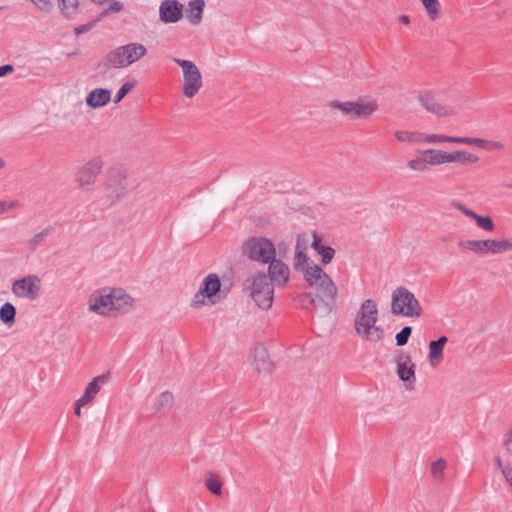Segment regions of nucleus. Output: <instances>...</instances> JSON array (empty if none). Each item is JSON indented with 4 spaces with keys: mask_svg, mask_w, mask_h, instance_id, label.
Segmentation results:
<instances>
[{
    "mask_svg": "<svg viewBox=\"0 0 512 512\" xmlns=\"http://www.w3.org/2000/svg\"><path fill=\"white\" fill-rule=\"evenodd\" d=\"M378 320L377 304L372 299L365 300L355 318L356 333L371 342H378L383 337V329L376 326Z\"/></svg>",
    "mask_w": 512,
    "mask_h": 512,
    "instance_id": "obj_1",
    "label": "nucleus"
},
{
    "mask_svg": "<svg viewBox=\"0 0 512 512\" xmlns=\"http://www.w3.org/2000/svg\"><path fill=\"white\" fill-rule=\"evenodd\" d=\"M243 291L262 310L271 308L274 298V286L264 272H256L247 277Z\"/></svg>",
    "mask_w": 512,
    "mask_h": 512,
    "instance_id": "obj_2",
    "label": "nucleus"
},
{
    "mask_svg": "<svg viewBox=\"0 0 512 512\" xmlns=\"http://www.w3.org/2000/svg\"><path fill=\"white\" fill-rule=\"evenodd\" d=\"M147 54V48L137 42H131L111 50L100 65L106 69L126 68L142 59Z\"/></svg>",
    "mask_w": 512,
    "mask_h": 512,
    "instance_id": "obj_3",
    "label": "nucleus"
},
{
    "mask_svg": "<svg viewBox=\"0 0 512 512\" xmlns=\"http://www.w3.org/2000/svg\"><path fill=\"white\" fill-rule=\"evenodd\" d=\"M458 247L478 255L503 254L512 251V237L504 239L461 240Z\"/></svg>",
    "mask_w": 512,
    "mask_h": 512,
    "instance_id": "obj_4",
    "label": "nucleus"
},
{
    "mask_svg": "<svg viewBox=\"0 0 512 512\" xmlns=\"http://www.w3.org/2000/svg\"><path fill=\"white\" fill-rule=\"evenodd\" d=\"M304 278L318 294L329 299H337L338 288L336 284L319 265H308L304 269Z\"/></svg>",
    "mask_w": 512,
    "mask_h": 512,
    "instance_id": "obj_5",
    "label": "nucleus"
},
{
    "mask_svg": "<svg viewBox=\"0 0 512 512\" xmlns=\"http://www.w3.org/2000/svg\"><path fill=\"white\" fill-rule=\"evenodd\" d=\"M392 313L406 317H419L422 307L415 295L405 287H397L392 293Z\"/></svg>",
    "mask_w": 512,
    "mask_h": 512,
    "instance_id": "obj_6",
    "label": "nucleus"
},
{
    "mask_svg": "<svg viewBox=\"0 0 512 512\" xmlns=\"http://www.w3.org/2000/svg\"><path fill=\"white\" fill-rule=\"evenodd\" d=\"M172 61L182 68V93L187 98H193L202 88V74L196 64L190 60L173 58Z\"/></svg>",
    "mask_w": 512,
    "mask_h": 512,
    "instance_id": "obj_7",
    "label": "nucleus"
},
{
    "mask_svg": "<svg viewBox=\"0 0 512 512\" xmlns=\"http://www.w3.org/2000/svg\"><path fill=\"white\" fill-rule=\"evenodd\" d=\"M329 107L340 110L351 119L368 118L378 108L375 100L359 98L357 101L341 102L333 100L329 102Z\"/></svg>",
    "mask_w": 512,
    "mask_h": 512,
    "instance_id": "obj_8",
    "label": "nucleus"
},
{
    "mask_svg": "<svg viewBox=\"0 0 512 512\" xmlns=\"http://www.w3.org/2000/svg\"><path fill=\"white\" fill-rule=\"evenodd\" d=\"M243 253L251 260L268 263L275 257L276 250L272 241L263 237H252L244 243Z\"/></svg>",
    "mask_w": 512,
    "mask_h": 512,
    "instance_id": "obj_9",
    "label": "nucleus"
},
{
    "mask_svg": "<svg viewBox=\"0 0 512 512\" xmlns=\"http://www.w3.org/2000/svg\"><path fill=\"white\" fill-rule=\"evenodd\" d=\"M103 169V160L101 157H93L85 164L80 166L75 172V182L84 190L90 188L96 183L97 177Z\"/></svg>",
    "mask_w": 512,
    "mask_h": 512,
    "instance_id": "obj_10",
    "label": "nucleus"
},
{
    "mask_svg": "<svg viewBox=\"0 0 512 512\" xmlns=\"http://www.w3.org/2000/svg\"><path fill=\"white\" fill-rule=\"evenodd\" d=\"M12 293L19 298L35 300L41 290V280L37 275H28L12 283Z\"/></svg>",
    "mask_w": 512,
    "mask_h": 512,
    "instance_id": "obj_11",
    "label": "nucleus"
},
{
    "mask_svg": "<svg viewBox=\"0 0 512 512\" xmlns=\"http://www.w3.org/2000/svg\"><path fill=\"white\" fill-rule=\"evenodd\" d=\"M220 289L221 281L218 275L214 273L207 275L203 279L199 291L194 295L191 306L193 308H200L205 304V299H209L211 303H214L212 298L217 295Z\"/></svg>",
    "mask_w": 512,
    "mask_h": 512,
    "instance_id": "obj_12",
    "label": "nucleus"
},
{
    "mask_svg": "<svg viewBox=\"0 0 512 512\" xmlns=\"http://www.w3.org/2000/svg\"><path fill=\"white\" fill-rule=\"evenodd\" d=\"M337 299H329L321 294L305 293L296 298L298 305L307 310H315L323 315H329Z\"/></svg>",
    "mask_w": 512,
    "mask_h": 512,
    "instance_id": "obj_13",
    "label": "nucleus"
},
{
    "mask_svg": "<svg viewBox=\"0 0 512 512\" xmlns=\"http://www.w3.org/2000/svg\"><path fill=\"white\" fill-rule=\"evenodd\" d=\"M395 363L397 365V375L402 381L405 382L406 389H414L416 376L415 366L412 363L411 356L406 353H399L395 357Z\"/></svg>",
    "mask_w": 512,
    "mask_h": 512,
    "instance_id": "obj_14",
    "label": "nucleus"
},
{
    "mask_svg": "<svg viewBox=\"0 0 512 512\" xmlns=\"http://www.w3.org/2000/svg\"><path fill=\"white\" fill-rule=\"evenodd\" d=\"M435 152L436 149L433 148L417 150L416 157L407 162L408 168L416 172H425L428 165L437 166L438 158L437 154H434Z\"/></svg>",
    "mask_w": 512,
    "mask_h": 512,
    "instance_id": "obj_15",
    "label": "nucleus"
},
{
    "mask_svg": "<svg viewBox=\"0 0 512 512\" xmlns=\"http://www.w3.org/2000/svg\"><path fill=\"white\" fill-rule=\"evenodd\" d=\"M89 311H92L96 314L102 316H111L112 315V305L113 301L111 300V290L106 292L103 290L98 294H93L89 298Z\"/></svg>",
    "mask_w": 512,
    "mask_h": 512,
    "instance_id": "obj_16",
    "label": "nucleus"
},
{
    "mask_svg": "<svg viewBox=\"0 0 512 512\" xmlns=\"http://www.w3.org/2000/svg\"><path fill=\"white\" fill-rule=\"evenodd\" d=\"M268 279L274 285H284L289 280V267L281 260L273 257L268 262Z\"/></svg>",
    "mask_w": 512,
    "mask_h": 512,
    "instance_id": "obj_17",
    "label": "nucleus"
},
{
    "mask_svg": "<svg viewBox=\"0 0 512 512\" xmlns=\"http://www.w3.org/2000/svg\"><path fill=\"white\" fill-rule=\"evenodd\" d=\"M182 4L177 0H165L160 4L159 16L164 23H176L182 18Z\"/></svg>",
    "mask_w": 512,
    "mask_h": 512,
    "instance_id": "obj_18",
    "label": "nucleus"
},
{
    "mask_svg": "<svg viewBox=\"0 0 512 512\" xmlns=\"http://www.w3.org/2000/svg\"><path fill=\"white\" fill-rule=\"evenodd\" d=\"M420 104L430 113L437 115L438 117L448 116L454 114V111L448 109L438 103L434 94L431 92L420 93L418 96Z\"/></svg>",
    "mask_w": 512,
    "mask_h": 512,
    "instance_id": "obj_19",
    "label": "nucleus"
},
{
    "mask_svg": "<svg viewBox=\"0 0 512 512\" xmlns=\"http://www.w3.org/2000/svg\"><path fill=\"white\" fill-rule=\"evenodd\" d=\"M434 154H437L436 156L438 158V165L452 163L456 161L462 163H475L479 160L478 156L460 150L454 152H446L436 149V152Z\"/></svg>",
    "mask_w": 512,
    "mask_h": 512,
    "instance_id": "obj_20",
    "label": "nucleus"
},
{
    "mask_svg": "<svg viewBox=\"0 0 512 512\" xmlns=\"http://www.w3.org/2000/svg\"><path fill=\"white\" fill-rule=\"evenodd\" d=\"M111 300L113 301V304H111L112 315L125 314L133 305V298L122 289H112Z\"/></svg>",
    "mask_w": 512,
    "mask_h": 512,
    "instance_id": "obj_21",
    "label": "nucleus"
},
{
    "mask_svg": "<svg viewBox=\"0 0 512 512\" xmlns=\"http://www.w3.org/2000/svg\"><path fill=\"white\" fill-rule=\"evenodd\" d=\"M111 100V91L107 88H95L86 96V105L93 109L102 108Z\"/></svg>",
    "mask_w": 512,
    "mask_h": 512,
    "instance_id": "obj_22",
    "label": "nucleus"
},
{
    "mask_svg": "<svg viewBox=\"0 0 512 512\" xmlns=\"http://www.w3.org/2000/svg\"><path fill=\"white\" fill-rule=\"evenodd\" d=\"M453 143L457 144H466V145H475L480 148L485 149H497L501 150L504 148V145L501 142L498 141H491L481 138H474V137H455L453 140Z\"/></svg>",
    "mask_w": 512,
    "mask_h": 512,
    "instance_id": "obj_23",
    "label": "nucleus"
},
{
    "mask_svg": "<svg viewBox=\"0 0 512 512\" xmlns=\"http://www.w3.org/2000/svg\"><path fill=\"white\" fill-rule=\"evenodd\" d=\"M205 7L204 0H191L188 3L185 17L189 23L198 25L201 23L203 18V11Z\"/></svg>",
    "mask_w": 512,
    "mask_h": 512,
    "instance_id": "obj_24",
    "label": "nucleus"
},
{
    "mask_svg": "<svg viewBox=\"0 0 512 512\" xmlns=\"http://www.w3.org/2000/svg\"><path fill=\"white\" fill-rule=\"evenodd\" d=\"M108 380L107 375H99L95 377L85 388L83 395L80 397L81 403L89 404L95 398V396L100 391V387L102 384L106 383Z\"/></svg>",
    "mask_w": 512,
    "mask_h": 512,
    "instance_id": "obj_25",
    "label": "nucleus"
},
{
    "mask_svg": "<svg viewBox=\"0 0 512 512\" xmlns=\"http://www.w3.org/2000/svg\"><path fill=\"white\" fill-rule=\"evenodd\" d=\"M312 238L311 247L321 256L322 264H329L335 255V250L330 246L323 245L321 238L315 232L312 234Z\"/></svg>",
    "mask_w": 512,
    "mask_h": 512,
    "instance_id": "obj_26",
    "label": "nucleus"
},
{
    "mask_svg": "<svg viewBox=\"0 0 512 512\" xmlns=\"http://www.w3.org/2000/svg\"><path fill=\"white\" fill-rule=\"evenodd\" d=\"M398 142L408 144H423L424 133L419 131L398 130L394 133Z\"/></svg>",
    "mask_w": 512,
    "mask_h": 512,
    "instance_id": "obj_27",
    "label": "nucleus"
},
{
    "mask_svg": "<svg viewBox=\"0 0 512 512\" xmlns=\"http://www.w3.org/2000/svg\"><path fill=\"white\" fill-rule=\"evenodd\" d=\"M52 227L47 226L42 231L35 233L26 241V246L29 250L35 251L45 243V238L51 233Z\"/></svg>",
    "mask_w": 512,
    "mask_h": 512,
    "instance_id": "obj_28",
    "label": "nucleus"
},
{
    "mask_svg": "<svg viewBox=\"0 0 512 512\" xmlns=\"http://www.w3.org/2000/svg\"><path fill=\"white\" fill-rule=\"evenodd\" d=\"M16 308L10 302L4 303L0 308V320L8 327L15 323Z\"/></svg>",
    "mask_w": 512,
    "mask_h": 512,
    "instance_id": "obj_29",
    "label": "nucleus"
},
{
    "mask_svg": "<svg viewBox=\"0 0 512 512\" xmlns=\"http://www.w3.org/2000/svg\"><path fill=\"white\" fill-rule=\"evenodd\" d=\"M205 486L214 495H221L222 481L216 473L208 472L205 476Z\"/></svg>",
    "mask_w": 512,
    "mask_h": 512,
    "instance_id": "obj_30",
    "label": "nucleus"
},
{
    "mask_svg": "<svg viewBox=\"0 0 512 512\" xmlns=\"http://www.w3.org/2000/svg\"><path fill=\"white\" fill-rule=\"evenodd\" d=\"M448 338L446 336L439 337L436 341L429 343V359H441L443 355V348L447 343Z\"/></svg>",
    "mask_w": 512,
    "mask_h": 512,
    "instance_id": "obj_31",
    "label": "nucleus"
},
{
    "mask_svg": "<svg viewBox=\"0 0 512 512\" xmlns=\"http://www.w3.org/2000/svg\"><path fill=\"white\" fill-rule=\"evenodd\" d=\"M125 193V185L120 181L116 185H112L111 183L107 186L106 198L109 203H113L114 201L120 199Z\"/></svg>",
    "mask_w": 512,
    "mask_h": 512,
    "instance_id": "obj_32",
    "label": "nucleus"
},
{
    "mask_svg": "<svg viewBox=\"0 0 512 512\" xmlns=\"http://www.w3.org/2000/svg\"><path fill=\"white\" fill-rule=\"evenodd\" d=\"M254 365L258 372H268L271 370L272 363L268 360L264 349H261L255 356Z\"/></svg>",
    "mask_w": 512,
    "mask_h": 512,
    "instance_id": "obj_33",
    "label": "nucleus"
},
{
    "mask_svg": "<svg viewBox=\"0 0 512 512\" xmlns=\"http://www.w3.org/2000/svg\"><path fill=\"white\" fill-rule=\"evenodd\" d=\"M173 404V394L169 391H165L161 393L156 401H155V408L158 411L165 410Z\"/></svg>",
    "mask_w": 512,
    "mask_h": 512,
    "instance_id": "obj_34",
    "label": "nucleus"
},
{
    "mask_svg": "<svg viewBox=\"0 0 512 512\" xmlns=\"http://www.w3.org/2000/svg\"><path fill=\"white\" fill-rule=\"evenodd\" d=\"M454 139H455L454 136L424 133L423 144L424 143L439 144V143H443V142L453 143Z\"/></svg>",
    "mask_w": 512,
    "mask_h": 512,
    "instance_id": "obj_35",
    "label": "nucleus"
},
{
    "mask_svg": "<svg viewBox=\"0 0 512 512\" xmlns=\"http://www.w3.org/2000/svg\"><path fill=\"white\" fill-rule=\"evenodd\" d=\"M422 3L427 10L430 18L435 20L439 16L440 3L438 0H422Z\"/></svg>",
    "mask_w": 512,
    "mask_h": 512,
    "instance_id": "obj_36",
    "label": "nucleus"
},
{
    "mask_svg": "<svg viewBox=\"0 0 512 512\" xmlns=\"http://www.w3.org/2000/svg\"><path fill=\"white\" fill-rule=\"evenodd\" d=\"M59 8L66 15L70 16L73 14L78 6L79 0H58Z\"/></svg>",
    "mask_w": 512,
    "mask_h": 512,
    "instance_id": "obj_37",
    "label": "nucleus"
},
{
    "mask_svg": "<svg viewBox=\"0 0 512 512\" xmlns=\"http://www.w3.org/2000/svg\"><path fill=\"white\" fill-rule=\"evenodd\" d=\"M475 221L477 226L485 231L491 232L495 229L494 222L489 216H481L478 214Z\"/></svg>",
    "mask_w": 512,
    "mask_h": 512,
    "instance_id": "obj_38",
    "label": "nucleus"
},
{
    "mask_svg": "<svg viewBox=\"0 0 512 512\" xmlns=\"http://www.w3.org/2000/svg\"><path fill=\"white\" fill-rule=\"evenodd\" d=\"M412 328L410 326H405L402 328L400 332H398L395 336L396 344L398 346H404L407 344L409 337L411 336Z\"/></svg>",
    "mask_w": 512,
    "mask_h": 512,
    "instance_id": "obj_39",
    "label": "nucleus"
},
{
    "mask_svg": "<svg viewBox=\"0 0 512 512\" xmlns=\"http://www.w3.org/2000/svg\"><path fill=\"white\" fill-rule=\"evenodd\" d=\"M446 468V462L444 459L440 458L432 463L431 465V473L434 478L439 479L443 475V471Z\"/></svg>",
    "mask_w": 512,
    "mask_h": 512,
    "instance_id": "obj_40",
    "label": "nucleus"
},
{
    "mask_svg": "<svg viewBox=\"0 0 512 512\" xmlns=\"http://www.w3.org/2000/svg\"><path fill=\"white\" fill-rule=\"evenodd\" d=\"M135 83L126 82L117 91L114 102L119 103L134 87Z\"/></svg>",
    "mask_w": 512,
    "mask_h": 512,
    "instance_id": "obj_41",
    "label": "nucleus"
},
{
    "mask_svg": "<svg viewBox=\"0 0 512 512\" xmlns=\"http://www.w3.org/2000/svg\"><path fill=\"white\" fill-rule=\"evenodd\" d=\"M308 261V256L305 251L303 250H295V256H294V268L300 269L303 268L304 264H306Z\"/></svg>",
    "mask_w": 512,
    "mask_h": 512,
    "instance_id": "obj_42",
    "label": "nucleus"
},
{
    "mask_svg": "<svg viewBox=\"0 0 512 512\" xmlns=\"http://www.w3.org/2000/svg\"><path fill=\"white\" fill-rule=\"evenodd\" d=\"M308 242H309V237H308V235L306 233L299 234L297 236V242H296L295 250L306 251Z\"/></svg>",
    "mask_w": 512,
    "mask_h": 512,
    "instance_id": "obj_43",
    "label": "nucleus"
},
{
    "mask_svg": "<svg viewBox=\"0 0 512 512\" xmlns=\"http://www.w3.org/2000/svg\"><path fill=\"white\" fill-rule=\"evenodd\" d=\"M454 206H455L458 210H460L464 215H466L467 217H470V218H472V219H474V220H475V218H476V217H477V215H478L476 212H474L473 210H471V209L467 208V207H466L465 205H463L462 203L457 202V203H455V204H454Z\"/></svg>",
    "mask_w": 512,
    "mask_h": 512,
    "instance_id": "obj_44",
    "label": "nucleus"
},
{
    "mask_svg": "<svg viewBox=\"0 0 512 512\" xmlns=\"http://www.w3.org/2000/svg\"><path fill=\"white\" fill-rule=\"evenodd\" d=\"M95 25V22L92 21V22H89V23H86V24H83V25H79L77 26L75 29H74V33L79 36V35H82L84 33H87L89 32Z\"/></svg>",
    "mask_w": 512,
    "mask_h": 512,
    "instance_id": "obj_45",
    "label": "nucleus"
},
{
    "mask_svg": "<svg viewBox=\"0 0 512 512\" xmlns=\"http://www.w3.org/2000/svg\"><path fill=\"white\" fill-rule=\"evenodd\" d=\"M39 10L48 12L51 8L50 0H30Z\"/></svg>",
    "mask_w": 512,
    "mask_h": 512,
    "instance_id": "obj_46",
    "label": "nucleus"
},
{
    "mask_svg": "<svg viewBox=\"0 0 512 512\" xmlns=\"http://www.w3.org/2000/svg\"><path fill=\"white\" fill-rule=\"evenodd\" d=\"M504 448L508 454L512 455V428L505 435Z\"/></svg>",
    "mask_w": 512,
    "mask_h": 512,
    "instance_id": "obj_47",
    "label": "nucleus"
},
{
    "mask_svg": "<svg viewBox=\"0 0 512 512\" xmlns=\"http://www.w3.org/2000/svg\"><path fill=\"white\" fill-rule=\"evenodd\" d=\"M122 9H123V4L121 2L115 1L108 7V9L105 11V13L106 14L117 13V12H120Z\"/></svg>",
    "mask_w": 512,
    "mask_h": 512,
    "instance_id": "obj_48",
    "label": "nucleus"
},
{
    "mask_svg": "<svg viewBox=\"0 0 512 512\" xmlns=\"http://www.w3.org/2000/svg\"><path fill=\"white\" fill-rule=\"evenodd\" d=\"M14 71V66L11 64H6L0 66V77H4Z\"/></svg>",
    "mask_w": 512,
    "mask_h": 512,
    "instance_id": "obj_49",
    "label": "nucleus"
},
{
    "mask_svg": "<svg viewBox=\"0 0 512 512\" xmlns=\"http://www.w3.org/2000/svg\"><path fill=\"white\" fill-rule=\"evenodd\" d=\"M87 405L86 403H81L80 402V398L75 402V405H74V413L77 415V416H81V408L83 406Z\"/></svg>",
    "mask_w": 512,
    "mask_h": 512,
    "instance_id": "obj_50",
    "label": "nucleus"
},
{
    "mask_svg": "<svg viewBox=\"0 0 512 512\" xmlns=\"http://www.w3.org/2000/svg\"><path fill=\"white\" fill-rule=\"evenodd\" d=\"M7 211L20 207L18 200L6 201Z\"/></svg>",
    "mask_w": 512,
    "mask_h": 512,
    "instance_id": "obj_51",
    "label": "nucleus"
},
{
    "mask_svg": "<svg viewBox=\"0 0 512 512\" xmlns=\"http://www.w3.org/2000/svg\"><path fill=\"white\" fill-rule=\"evenodd\" d=\"M494 462H495L496 467L498 469H500L501 472L503 473V468H505L506 465H503L501 458L499 456H496L494 459Z\"/></svg>",
    "mask_w": 512,
    "mask_h": 512,
    "instance_id": "obj_52",
    "label": "nucleus"
},
{
    "mask_svg": "<svg viewBox=\"0 0 512 512\" xmlns=\"http://www.w3.org/2000/svg\"><path fill=\"white\" fill-rule=\"evenodd\" d=\"M278 249H279V254L280 255H284L287 253L288 251V246L285 244V243H280L278 245Z\"/></svg>",
    "mask_w": 512,
    "mask_h": 512,
    "instance_id": "obj_53",
    "label": "nucleus"
},
{
    "mask_svg": "<svg viewBox=\"0 0 512 512\" xmlns=\"http://www.w3.org/2000/svg\"><path fill=\"white\" fill-rule=\"evenodd\" d=\"M7 212L6 201H0V214Z\"/></svg>",
    "mask_w": 512,
    "mask_h": 512,
    "instance_id": "obj_54",
    "label": "nucleus"
},
{
    "mask_svg": "<svg viewBox=\"0 0 512 512\" xmlns=\"http://www.w3.org/2000/svg\"><path fill=\"white\" fill-rule=\"evenodd\" d=\"M400 22H402L403 24H406V25H407V24H409V23H410V18H409V16H407V15H402V16L400 17Z\"/></svg>",
    "mask_w": 512,
    "mask_h": 512,
    "instance_id": "obj_55",
    "label": "nucleus"
},
{
    "mask_svg": "<svg viewBox=\"0 0 512 512\" xmlns=\"http://www.w3.org/2000/svg\"><path fill=\"white\" fill-rule=\"evenodd\" d=\"M6 165V162L4 161L3 158L0 157V169L4 168Z\"/></svg>",
    "mask_w": 512,
    "mask_h": 512,
    "instance_id": "obj_56",
    "label": "nucleus"
},
{
    "mask_svg": "<svg viewBox=\"0 0 512 512\" xmlns=\"http://www.w3.org/2000/svg\"><path fill=\"white\" fill-rule=\"evenodd\" d=\"M508 188H512V183L507 185Z\"/></svg>",
    "mask_w": 512,
    "mask_h": 512,
    "instance_id": "obj_57",
    "label": "nucleus"
}]
</instances>
